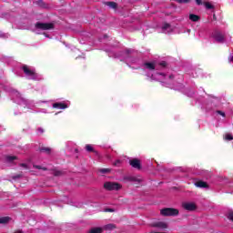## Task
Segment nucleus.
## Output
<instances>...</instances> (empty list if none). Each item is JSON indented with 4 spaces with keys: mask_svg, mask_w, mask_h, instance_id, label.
Segmentation results:
<instances>
[{
    "mask_svg": "<svg viewBox=\"0 0 233 233\" xmlns=\"http://www.w3.org/2000/svg\"><path fill=\"white\" fill-rule=\"evenodd\" d=\"M161 216L168 218L170 216H179V209L174 208H165L160 210Z\"/></svg>",
    "mask_w": 233,
    "mask_h": 233,
    "instance_id": "1",
    "label": "nucleus"
},
{
    "mask_svg": "<svg viewBox=\"0 0 233 233\" xmlns=\"http://www.w3.org/2000/svg\"><path fill=\"white\" fill-rule=\"evenodd\" d=\"M105 190L112 192V190H121V184L117 182L107 181L104 183Z\"/></svg>",
    "mask_w": 233,
    "mask_h": 233,
    "instance_id": "2",
    "label": "nucleus"
},
{
    "mask_svg": "<svg viewBox=\"0 0 233 233\" xmlns=\"http://www.w3.org/2000/svg\"><path fill=\"white\" fill-rule=\"evenodd\" d=\"M35 28L38 30H52V28H54V24L37 22L35 24Z\"/></svg>",
    "mask_w": 233,
    "mask_h": 233,
    "instance_id": "3",
    "label": "nucleus"
},
{
    "mask_svg": "<svg viewBox=\"0 0 233 233\" xmlns=\"http://www.w3.org/2000/svg\"><path fill=\"white\" fill-rule=\"evenodd\" d=\"M151 227L154 228H160L161 230H167V228H168V223L165 221H157L154 222Z\"/></svg>",
    "mask_w": 233,
    "mask_h": 233,
    "instance_id": "4",
    "label": "nucleus"
},
{
    "mask_svg": "<svg viewBox=\"0 0 233 233\" xmlns=\"http://www.w3.org/2000/svg\"><path fill=\"white\" fill-rule=\"evenodd\" d=\"M182 208L185 210H188L189 212H192V211L196 210V208H198V207L196 206V204L194 202H183Z\"/></svg>",
    "mask_w": 233,
    "mask_h": 233,
    "instance_id": "5",
    "label": "nucleus"
},
{
    "mask_svg": "<svg viewBox=\"0 0 233 233\" xmlns=\"http://www.w3.org/2000/svg\"><path fill=\"white\" fill-rule=\"evenodd\" d=\"M129 165L133 168H137V170H141V160L140 159L133 158V159L129 160Z\"/></svg>",
    "mask_w": 233,
    "mask_h": 233,
    "instance_id": "6",
    "label": "nucleus"
},
{
    "mask_svg": "<svg viewBox=\"0 0 233 233\" xmlns=\"http://www.w3.org/2000/svg\"><path fill=\"white\" fill-rule=\"evenodd\" d=\"M213 37L217 43H225V35L219 31L215 32Z\"/></svg>",
    "mask_w": 233,
    "mask_h": 233,
    "instance_id": "7",
    "label": "nucleus"
},
{
    "mask_svg": "<svg viewBox=\"0 0 233 233\" xmlns=\"http://www.w3.org/2000/svg\"><path fill=\"white\" fill-rule=\"evenodd\" d=\"M22 70L24 71V74H25V76H28L29 77H35V71L28 68V66H24L22 67Z\"/></svg>",
    "mask_w": 233,
    "mask_h": 233,
    "instance_id": "8",
    "label": "nucleus"
},
{
    "mask_svg": "<svg viewBox=\"0 0 233 233\" xmlns=\"http://www.w3.org/2000/svg\"><path fill=\"white\" fill-rule=\"evenodd\" d=\"M53 108H60V110H65V108H68V105L61 102H56L53 104Z\"/></svg>",
    "mask_w": 233,
    "mask_h": 233,
    "instance_id": "9",
    "label": "nucleus"
},
{
    "mask_svg": "<svg viewBox=\"0 0 233 233\" xmlns=\"http://www.w3.org/2000/svg\"><path fill=\"white\" fill-rule=\"evenodd\" d=\"M195 187L198 188H208V184L203 180H198L195 183Z\"/></svg>",
    "mask_w": 233,
    "mask_h": 233,
    "instance_id": "10",
    "label": "nucleus"
},
{
    "mask_svg": "<svg viewBox=\"0 0 233 233\" xmlns=\"http://www.w3.org/2000/svg\"><path fill=\"white\" fill-rule=\"evenodd\" d=\"M39 152L43 153V154H47V156H50V154H52V148L50 147H40L38 148Z\"/></svg>",
    "mask_w": 233,
    "mask_h": 233,
    "instance_id": "11",
    "label": "nucleus"
},
{
    "mask_svg": "<svg viewBox=\"0 0 233 233\" xmlns=\"http://www.w3.org/2000/svg\"><path fill=\"white\" fill-rule=\"evenodd\" d=\"M200 19H201V17L198 15H195V14L189 15V20L193 21V23H198V21H199Z\"/></svg>",
    "mask_w": 233,
    "mask_h": 233,
    "instance_id": "12",
    "label": "nucleus"
},
{
    "mask_svg": "<svg viewBox=\"0 0 233 233\" xmlns=\"http://www.w3.org/2000/svg\"><path fill=\"white\" fill-rule=\"evenodd\" d=\"M11 219L12 218L10 217L0 218V225H6L7 223H10Z\"/></svg>",
    "mask_w": 233,
    "mask_h": 233,
    "instance_id": "13",
    "label": "nucleus"
},
{
    "mask_svg": "<svg viewBox=\"0 0 233 233\" xmlns=\"http://www.w3.org/2000/svg\"><path fill=\"white\" fill-rule=\"evenodd\" d=\"M145 66L148 70H156V65H154V63L147 62V63H145Z\"/></svg>",
    "mask_w": 233,
    "mask_h": 233,
    "instance_id": "14",
    "label": "nucleus"
},
{
    "mask_svg": "<svg viewBox=\"0 0 233 233\" xmlns=\"http://www.w3.org/2000/svg\"><path fill=\"white\" fill-rule=\"evenodd\" d=\"M53 175L56 177H61V176H65V171H63V170H54Z\"/></svg>",
    "mask_w": 233,
    "mask_h": 233,
    "instance_id": "15",
    "label": "nucleus"
},
{
    "mask_svg": "<svg viewBox=\"0 0 233 233\" xmlns=\"http://www.w3.org/2000/svg\"><path fill=\"white\" fill-rule=\"evenodd\" d=\"M15 159H17V157H15V156H6L5 157V161H7V163H12L13 161H15Z\"/></svg>",
    "mask_w": 233,
    "mask_h": 233,
    "instance_id": "16",
    "label": "nucleus"
},
{
    "mask_svg": "<svg viewBox=\"0 0 233 233\" xmlns=\"http://www.w3.org/2000/svg\"><path fill=\"white\" fill-rule=\"evenodd\" d=\"M89 233H103V228H93Z\"/></svg>",
    "mask_w": 233,
    "mask_h": 233,
    "instance_id": "17",
    "label": "nucleus"
},
{
    "mask_svg": "<svg viewBox=\"0 0 233 233\" xmlns=\"http://www.w3.org/2000/svg\"><path fill=\"white\" fill-rule=\"evenodd\" d=\"M106 6H109V8H117V4L116 2H106Z\"/></svg>",
    "mask_w": 233,
    "mask_h": 233,
    "instance_id": "18",
    "label": "nucleus"
},
{
    "mask_svg": "<svg viewBox=\"0 0 233 233\" xmlns=\"http://www.w3.org/2000/svg\"><path fill=\"white\" fill-rule=\"evenodd\" d=\"M99 174H110L112 172V169L110 168H100L98 169Z\"/></svg>",
    "mask_w": 233,
    "mask_h": 233,
    "instance_id": "19",
    "label": "nucleus"
},
{
    "mask_svg": "<svg viewBox=\"0 0 233 233\" xmlns=\"http://www.w3.org/2000/svg\"><path fill=\"white\" fill-rule=\"evenodd\" d=\"M204 6H206L207 10H214L215 6L209 2H204Z\"/></svg>",
    "mask_w": 233,
    "mask_h": 233,
    "instance_id": "20",
    "label": "nucleus"
},
{
    "mask_svg": "<svg viewBox=\"0 0 233 233\" xmlns=\"http://www.w3.org/2000/svg\"><path fill=\"white\" fill-rule=\"evenodd\" d=\"M114 228H116L115 224H107L105 226V230H114Z\"/></svg>",
    "mask_w": 233,
    "mask_h": 233,
    "instance_id": "21",
    "label": "nucleus"
},
{
    "mask_svg": "<svg viewBox=\"0 0 233 233\" xmlns=\"http://www.w3.org/2000/svg\"><path fill=\"white\" fill-rule=\"evenodd\" d=\"M86 150L87 152H96V151L94 150V147H93L90 144L86 145Z\"/></svg>",
    "mask_w": 233,
    "mask_h": 233,
    "instance_id": "22",
    "label": "nucleus"
},
{
    "mask_svg": "<svg viewBox=\"0 0 233 233\" xmlns=\"http://www.w3.org/2000/svg\"><path fill=\"white\" fill-rule=\"evenodd\" d=\"M176 3H178L179 5H187L190 3V0H175Z\"/></svg>",
    "mask_w": 233,
    "mask_h": 233,
    "instance_id": "23",
    "label": "nucleus"
},
{
    "mask_svg": "<svg viewBox=\"0 0 233 233\" xmlns=\"http://www.w3.org/2000/svg\"><path fill=\"white\" fill-rule=\"evenodd\" d=\"M126 179L127 181H132V182L139 181L138 179L136 178V177H126Z\"/></svg>",
    "mask_w": 233,
    "mask_h": 233,
    "instance_id": "24",
    "label": "nucleus"
},
{
    "mask_svg": "<svg viewBox=\"0 0 233 233\" xmlns=\"http://www.w3.org/2000/svg\"><path fill=\"white\" fill-rule=\"evenodd\" d=\"M225 139H226V141H232L233 136L230 135V134H227V135L225 136Z\"/></svg>",
    "mask_w": 233,
    "mask_h": 233,
    "instance_id": "25",
    "label": "nucleus"
},
{
    "mask_svg": "<svg viewBox=\"0 0 233 233\" xmlns=\"http://www.w3.org/2000/svg\"><path fill=\"white\" fill-rule=\"evenodd\" d=\"M168 28H170V24L164 23V25L162 26V30H168Z\"/></svg>",
    "mask_w": 233,
    "mask_h": 233,
    "instance_id": "26",
    "label": "nucleus"
},
{
    "mask_svg": "<svg viewBox=\"0 0 233 233\" xmlns=\"http://www.w3.org/2000/svg\"><path fill=\"white\" fill-rule=\"evenodd\" d=\"M36 5H38V6H45V2H43V0H37Z\"/></svg>",
    "mask_w": 233,
    "mask_h": 233,
    "instance_id": "27",
    "label": "nucleus"
},
{
    "mask_svg": "<svg viewBox=\"0 0 233 233\" xmlns=\"http://www.w3.org/2000/svg\"><path fill=\"white\" fill-rule=\"evenodd\" d=\"M159 66H162V68H166L167 66V62L166 61H162L159 63Z\"/></svg>",
    "mask_w": 233,
    "mask_h": 233,
    "instance_id": "28",
    "label": "nucleus"
},
{
    "mask_svg": "<svg viewBox=\"0 0 233 233\" xmlns=\"http://www.w3.org/2000/svg\"><path fill=\"white\" fill-rule=\"evenodd\" d=\"M104 212H116V210L114 208H107L104 209Z\"/></svg>",
    "mask_w": 233,
    "mask_h": 233,
    "instance_id": "29",
    "label": "nucleus"
},
{
    "mask_svg": "<svg viewBox=\"0 0 233 233\" xmlns=\"http://www.w3.org/2000/svg\"><path fill=\"white\" fill-rule=\"evenodd\" d=\"M113 165L114 167H119V165H121V160L117 159Z\"/></svg>",
    "mask_w": 233,
    "mask_h": 233,
    "instance_id": "30",
    "label": "nucleus"
},
{
    "mask_svg": "<svg viewBox=\"0 0 233 233\" xmlns=\"http://www.w3.org/2000/svg\"><path fill=\"white\" fill-rule=\"evenodd\" d=\"M217 114H219V116H222V117H225V112L221 111V110H218Z\"/></svg>",
    "mask_w": 233,
    "mask_h": 233,
    "instance_id": "31",
    "label": "nucleus"
},
{
    "mask_svg": "<svg viewBox=\"0 0 233 233\" xmlns=\"http://www.w3.org/2000/svg\"><path fill=\"white\" fill-rule=\"evenodd\" d=\"M22 177H23V175L18 174V175L14 176V177H13V179H19V178Z\"/></svg>",
    "mask_w": 233,
    "mask_h": 233,
    "instance_id": "32",
    "label": "nucleus"
},
{
    "mask_svg": "<svg viewBox=\"0 0 233 233\" xmlns=\"http://www.w3.org/2000/svg\"><path fill=\"white\" fill-rule=\"evenodd\" d=\"M196 4L199 6L201 5H203V2L201 0H195Z\"/></svg>",
    "mask_w": 233,
    "mask_h": 233,
    "instance_id": "33",
    "label": "nucleus"
},
{
    "mask_svg": "<svg viewBox=\"0 0 233 233\" xmlns=\"http://www.w3.org/2000/svg\"><path fill=\"white\" fill-rule=\"evenodd\" d=\"M20 167H23V168H28V165H26L25 163H21Z\"/></svg>",
    "mask_w": 233,
    "mask_h": 233,
    "instance_id": "34",
    "label": "nucleus"
},
{
    "mask_svg": "<svg viewBox=\"0 0 233 233\" xmlns=\"http://www.w3.org/2000/svg\"><path fill=\"white\" fill-rule=\"evenodd\" d=\"M34 168H36L37 170H42L43 167L35 165L34 166Z\"/></svg>",
    "mask_w": 233,
    "mask_h": 233,
    "instance_id": "35",
    "label": "nucleus"
},
{
    "mask_svg": "<svg viewBox=\"0 0 233 233\" xmlns=\"http://www.w3.org/2000/svg\"><path fill=\"white\" fill-rule=\"evenodd\" d=\"M38 132H40V134H43V132H45V130H43V128H38Z\"/></svg>",
    "mask_w": 233,
    "mask_h": 233,
    "instance_id": "36",
    "label": "nucleus"
},
{
    "mask_svg": "<svg viewBox=\"0 0 233 233\" xmlns=\"http://www.w3.org/2000/svg\"><path fill=\"white\" fill-rule=\"evenodd\" d=\"M14 233H24L23 230H17V231H15Z\"/></svg>",
    "mask_w": 233,
    "mask_h": 233,
    "instance_id": "37",
    "label": "nucleus"
},
{
    "mask_svg": "<svg viewBox=\"0 0 233 233\" xmlns=\"http://www.w3.org/2000/svg\"><path fill=\"white\" fill-rule=\"evenodd\" d=\"M169 79H174V75H170Z\"/></svg>",
    "mask_w": 233,
    "mask_h": 233,
    "instance_id": "38",
    "label": "nucleus"
},
{
    "mask_svg": "<svg viewBox=\"0 0 233 233\" xmlns=\"http://www.w3.org/2000/svg\"><path fill=\"white\" fill-rule=\"evenodd\" d=\"M158 76H165V73H158Z\"/></svg>",
    "mask_w": 233,
    "mask_h": 233,
    "instance_id": "39",
    "label": "nucleus"
},
{
    "mask_svg": "<svg viewBox=\"0 0 233 233\" xmlns=\"http://www.w3.org/2000/svg\"><path fill=\"white\" fill-rule=\"evenodd\" d=\"M42 170L46 171V170H48V168H46V167H42Z\"/></svg>",
    "mask_w": 233,
    "mask_h": 233,
    "instance_id": "40",
    "label": "nucleus"
},
{
    "mask_svg": "<svg viewBox=\"0 0 233 233\" xmlns=\"http://www.w3.org/2000/svg\"><path fill=\"white\" fill-rule=\"evenodd\" d=\"M213 19H215V21H216V15H213Z\"/></svg>",
    "mask_w": 233,
    "mask_h": 233,
    "instance_id": "41",
    "label": "nucleus"
},
{
    "mask_svg": "<svg viewBox=\"0 0 233 233\" xmlns=\"http://www.w3.org/2000/svg\"><path fill=\"white\" fill-rule=\"evenodd\" d=\"M151 233H161V232H151Z\"/></svg>",
    "mask_w": 233,
    "mask_h": 233,
    "instance_id": "42",
    "label": "nucleus"
}]
</instances>
